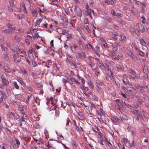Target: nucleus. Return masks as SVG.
I'll list each match as a JSON object with an SVG mask.
<instances>
[{
	"instance_id": "nucleus-1",
	"label": "nucleus",
	"mask_w": 149,
	"mask_h": 149,
	"mask_svg": "<svg viewBox=\"0 0 149 149\" xmlns=\"http://www.w3.org/2000/svg\"><path fill=\"white\" fill-rule=\"evenodd\" d=\"M97 65L102 70H107L108 72H109L108 73V75L109 76H110L112 75V72L111 71V70L109 69V67L106 64L104 65L102 63H97Z\"/></svg>"
},
{
	"instance_id": "nucleus-2",
	"label": "nucleus",
	"mask_w": 149,
	"mask_h": 149,
	"mask_svg": "<svg viewBox=\"0 0 149 149\" xmlns=\"http://www.w3.org/2000/svg\"><path fill=\"white\" fill-rule=\"evenodd\" d=\"M113 47L115 50H116L117 48H118L119 50L122 52L124 50V48L123 45H120V43H114L113 45Z\"/></svg>"
},
{
	"instance_id": "nucleus-3",
	"label": "nucleus",
	"mask_w": 149,
	"mask_h": 149,
	"mask_svg": "<svg viewBox=\"0 0 149 149\" xmlns=\"http://www.w3.org/2000/svg\"><path fill=\"white\" fill-rule=\"evenodd\" d=\"M13 59L14 62L15 63H19L21 61V59L18 54H14L13 55Z\"/></svg>"
},
{
	"instance_id": "nucleus-4",
	"label": "nucleus",
	"mask_w": 149,
	"mask_h": 149,
	"mask_svg": "<svg viewBox=\"0 0 149 149\" xmlns=\"http://www.w3.org/2000/svg\"><path fill=\"white\" fill-rule=\"evenodd\" d=\"M127 54L130 57L132 58V59L134 61H136L137 60V58L136 56L132 52H127Z\"/></svg>"
},
{
	"instance_id": "nucleus-5",
	"label": "nucleus",
	"mask_w": 149,
	"mask_h": 149,
	"mask_svg": "<svg viewBox=\"0 0 149 149\" xmlns=\"http://www.w3.org/2000/svg\"><path fill=\"white\" fill-rule=\"evenodd\" d=\"M136 97L137 99L138 103L139 104H141L143 102V99H141L140 96L139 95H137L135 96Z\"/></svg>"
},
{
	"instance_id": "nucleus-6",
	"label": "nucleus",
	"mask_w": 149,
	"mask_h": 149,
	"mask_svg": "<svg viewBox=\"0 0 149 149\" xmlns=\"http://www.w3.org/2000/svg\"><path fill=\"white\" fill-rule=\"evenodd\" d=\"M6 43L7 47L10 48V49L14 52H15V48L13 45H11L10 43L9 42H7L6 41Z\"/></svg>"
},
{
	"instance_id": "nucleus-7",
	"label": "nucleus",
	"mask_w": 149,
	"mask_h": 149,
	"mask_svg": "<svg viewBox=\"0 0 149 149\" xmlns=\"http://www.w3.org/2000/svg\"><path fill=\"white\" fill-rule=\"evenodd\" d=\"M66 60L67 63L70 64L74 66L75 67H76V64L72 59L67 58Z\"/></svg>"
},
{
	"instance_id": "nucleus-8",
	"label": "nucleus",
	"mask_w": 149,
	"mask_h": 149,
	"mask_svg": "<svg viewBox=\"0 0 149 149\" xmlns=\"http://www.w3.org/2000/svg\"><path fill=\"white\" fill-rule=\"evenodd\" d=\"M129 72L132 75H134L135 77L139 78L140 77V76L138 74H136L135 71L132 70H129Z\"/></svg>"
},
{
	"instance_id": "nucleus-9",
	"label": "nucleus",
	"mask_w": 149,
	"mask_h": 149,
	"mask_svg": "<svg viewBox=\"0 0 149 149\" xmlns=\"http://www.w3.org/2000/svg\"><path fill=\"white\" fill-rule=\"evenodd\" d=\"M2 84L0 85V88L3 89V86L7 85L6 79H2Z\"/></svg>"
},
{
	"instance_id": "nucleus-10",
	"label": "nucleus",
	"mask_w": 149,
	"mask_h": 149,
	"mask_svg": "<svg viewBox=\"0 0 149 149\" xmlns=\"http://www.w3.org/2000/svg\"><path fill=\"white\" fill-rule=\"evenodd\" d=\"M14 40L17 42H19L21 39V36L20 34L16 35L14 38Z\"/></svg>"
},
{
	"instance_id": "nucleus-11",
	"label": "nucleus",
	"mask_w": 149,
	"mask_h": 149,
	"mask_svg": "<svg viewBox=\"0 0 149 149\" xmlns=\"http://www.w3.org/2000/svg\"><path fill=\"white\" fill-rule=\"evenodd\" d=\"M78 54L79 57L82 58H84L86 56L84 53L82 52L78 53Z\"/></svg>"
},
{
	"instance_id": "nucleus-12",
	"label": "nucleus",
	"mask_w": 149,
	"mask_h": 149,
	"mask_svg": "<svg viewBox=\"0 0 149 149\" xmlns=\"http://www.w3.org/2000/svg\"><path fill=\"white\" fill-rule=\"evenodd\" d=\"M3 69L4 71L10 73L11 72V70L8 67L6 66H3Z\"/></svg>"
},
{
	"instance_id": "nucleus-13",
	"label": "nucleus",
	"mask_w": 149,
	"mask_h": 149,
	"mask_svg": "<svg viewBox=\"0 0 149 149\" xmlns=\"http://www.w3.org/2000/svg\"><path fill=\"white\" fill-rule=\"evenodd\" d=\"M8 27L9 28V29L11 31L12 30H14L15 29V27L13 25H11L10 23L8 24Z\"/></svg>"
},
{
	"instance_id": "nucleus-14",
	"label": "nucleus",
	"mask_w": 149,
	"mask_h": 149,
	"mask_svg": "<svg viewBox=\"0 0 149 149\" xmlns=\"http://www.w3.org/2000/svg\"><path fill=\"white\" fill-rule=\"evenodd\" d=\"M139 30L141 32H143L145 31V29L143 26L141 24L139 27Z\"/></svg>"
},
{
	"instance_id": "nucleus-15",
	"label": "nucleus",
	"mask_w": 149,
	"mask_h": 149,
	"mask_svg": "<svg viewBox=\"0 0 149 149\" xmlns=\"http://www.w3.org/2000/svg\"><path fill=\"white\" fill-rule=\"evenodd\" d=\"M77 47V45L75 44H73L72 45L71 47V49L73 52H75V49Z\"/></svg>"
},
{
	"instance_id": "nucleus-16",
	"label": "nucleus",
	"mask_w": 149,
	"mask_h": 149,
	"mask_svg": "<svg viewBox=\"0 0 149 149\" xmlns=\"http://www.w3.org/2000/svg\"><path fill=\"white\" fill-rule=\"evenodd\" d=\"M3 57L5 60L7 61H8L9 59V58L8 56V53L7 52H5L4 54Z\"/></svg>"
},
{
	"instance_id": "nucleus-17",
	"label": "nucleus",
	"mask_w": 149,
	"mask_h": 149,
	"mask_svg": "<svg viewBox=\"0 0 149 149\" xmlns=\"http://www.w3.org/2000/svg\"><path fill=\"white\" fill-rule=\"evenodd\" d=\"M82 11L80 9H79L77 11V16L80 17L82 16Z\"/></svg>"
},
{
	"instance_id": "nucleus-18",
	"label": "nucleus",
	"mask_w": 149,
	"mask_h": 149,
	"mask_svg": "<svg viewBox=\"0 0 149 149\" xmlns=\"http://www.w3.org/2000/svg\"><path fill=\"white\" fill-rule=\"evenodd\" d=\"M136 50L139 53V54L141 56H144L145 54L142 51H141L139 49H136Z\"/></svg>"
},
{
	"instance_id": "nucleus-19",
	"label": "nucleus",
	"mask_w": 149,
	"mask_h": 149,
	"mask_svg": "<svg viewBox=\"0 0 149 149\" xmlns=\"http://www.w3.org/2000/svg\"><path fill=\"white\" fill-rule=\"evenodd\" d=\"M16 143L15 144V147L16 148H17L18 147V145L20 144V142L19 140L15 139Z\"/></svg>"
},
{
	"instance_id": "nucleus-20",
	"label": "nucleus",
	"mask_w": 149,
	"mask_h": 149,
	"mask_svg": "<svg viewBox=\"0 0 149 149\" xmlns=\"http://www.w3.org/2000/svg\"><path fill=\"white\" fill-rule=\"evenodd\" d=\"M96 82L97 85L102 86L103 84V82L102 81L97 80L96 81Z\"/></svg>"
},
{
	"instance_id": "nucleus-21",
	"label": "nucleus",
	"mask_w": 149,
	"mask_h": 149,
	"mask_svg": "<svg viewBox=\"0 0 149 149\" xmlns=\"http://www.w3.org/2000/svg\"><path fill=\"white\" fill-rule=\"evenodd\" d=\"M120 40L123 42H124L126 40V37L124 35H121Z\"/></svg>"
},
{
	"instance_id": "nucleus-22",
	"label": "nucleus",
	"mask_w": 149,
	"mask_h": 149,
	"mask_svg": "<svg viewBox=\"0 0 149 149\" xmlns=\"http://www.w3.org/2000/svg\"><path fill=\"white\" fill-rule=\"evenodd\" d=\"M0 43L1 44V47L3 46L4 44V38L3 37L0 38Z\"/></svg>"
},
{
	"instance_id": "nucleus-23",
	"label": "nucleus",
	"mask_w": 149,
	"mask_h": 149,
	"mask_svg": "<svg viewBox=\"0 0 149 149\" xmlns=\"http://www.w3.org/2000/svg\"><path fill=\"white\" fill-rule=\"evenodd\" d=\"M102 42L104 47L105 48H107L108 47V46L106 41L104 40L103 39L102 40Z\"/></svg>"
},
{
	"instance_id": "nucleus-24",
	"label": "nucleus",
	"mask_w": 149,
	"mask_h": 149,
	"mask_svg": "<svg viewBox=\"0 0 149 149\" xmlns=\"http://www.w3.org/2000/svg\"><path fill=\"white\" fill-rule=\"evenodd\" d=\"M32 95V94L30 93H27V95L28 97H27V101H26L27 102V101L29 102L30 100L31 99V98Z\"/></svg>"
},
{
	"instance_id": "nucleus-25",
	"label": "nucleus",
	"mask_w": 149,
	"mask_h": 149,
	"mask_svg": "<svg viewBox=\"0 0 149 149\" xmlns=\"http://www.w3.org/2000/svg\"><path fill=\"white\" fill-rule=\"evenodd\" d=\"M111 120L114 123L117 122V120H119V119L117 117H111Z\"/></svg>"
},
{
	"instance_id": "nucleus-26",
	"label": "nucleus",
	"mask_w": 149,
	"mask_h": 149,
	"mask_svg": "<svg viewBox=\"0 0 149 149\" xmlns=\"http://www.w3.org/2000/svg\"><path fill=\"white\" fill-rule=\"evenodd\" d=\"M20 6H21V7L23 9V10L24 11V12L25 13H26L27 12H26V8L25 7V4L23 3Z\"/></svg>"
},
{
	"instance_id": "nucleus-27",
	"label": "nucleus",
	"mask_w": 149,
	"mask_h": 149,
	"mask_svg": "<svg viewBox=\"0 0 149 149\" xmlns=\"http://www.w3.org/2000/svg\"><path fill=\"white\" fill-rule=\"evenodd\" d=\"M143 71L144 73L146 74L148 73V70L147 67H144L143 68Z\"/></svg>"
},
{
	"instance_id": "nucleus-28",
	"label": "nucleus",
	"mask_w": 149,
	"mask_h": 149,
	"mask_svg": "<svg viewBox=\"0 0 149 149\" xmlns=\"http://www.w3.org/2000/svg\"><path fill=\"white\" fill-rule=\"evenodd\" d=\"M17 17H18V19H24L25 18V16L24 15H21V16H19L18 15H17Z\"/></svg>"
},
{
	"instance_id": "nucleus-29",
	"label": "nucleus",
	"mask_w": 149,
	"mask_h": 149,
	"mask_svg": "<svg viewBox=\"0 0 149 149\" xmlns=\"http://www.w3.org/2000/svg\"><path fill=\"white\" fill-rule=\"evenodd\" d=\"M116 67L117 69L119 70H121L122 69V66L121 65L119 64V63L116 64Z\"/></svg>"
},
{
	"instance_id": "nucleus-30",
	"label": "nucleus",
	"mask_w": 149,
	"mask_h": 149,
	"mask_svg": "<svg viewBox=\"0 0 149 149\" xmlns=\"http://www.w3.org/2000/svg\"><path fill=\"white\" fill-rule=\"evenodd\" d=\"M6 92L8 96H10L12 94V92H11L10 90L9 89L6 88Z\"/></svg>"
},
{
	"instance_id": "nucleus-31",
	"label": "nucleus",
	"mask_w": 149,
	"mask_h": 149,
	"mask_svg": "<svg viewBox=\"0 0 149 149\" xmlns=\"http://www.w3.org/2000/svg\"><path fill=\"white\" fill-rule=\"evenodd\" d=\"M140 42L142 45L144 46L146 45V43L143 39H141L140 40Z\"/></svg>"
},
{
	"instance_id": "nucleus-32",
	"label": "nucleus",
	"mask_w": 149,
	"mask_h": 149,
	"mask_svg": "<svg viewBox=\"0 0 149 149\" xmlns=\"http://www.w3.org/2000/svg\"><path fill=\"white\" fill-rule=\"evenodd\" d=\"M1 47L3 51L7 52L8 51V48L6 47H5L4 45L1 46Z\"/></svg>"
},
{
	"instance_id": "nucleus-33",
	"label": "nucleus",
	"mask_w": 149,
	"mask_h": 149,
	"mask_svg": "<svg viewBox=\"0 0 149 149\" xmlns=\"http://www.w3.org/2000/svg\"><path fill=\"white\" fill-rule=\"evenodd\" d=\"M88 84L90 88H94L93 84L92 82L91 81L89 82H88Z\"/></svg>"
},
{
	"instance_id": "nucleus-34",
	"label": "nucleus",
	"mask_w": 149,
	"mask_h": 149,
	"mask_svg": "<svg viewBox=\"0 0 149 149\" xmlns=\"http://www.w3.org/2000/svg\"><path fill=\"white\" fill-rule=\"evenodd\" d=\"M129 30L132 33H134L135 30V29L131 27H129Z\"/></svg>"
},
{
	"instance_id": "nucleus-35",
	"label": "nucleus",
	"mask_w": 149,
	"mask_h": 149,
	"mask_svg": "<svg viewBox=\"0 0 149 149\" xmlns=\"http://www.w3.org/2000/svg\"><path fill=\"white\" fill-rule=\"evenodd\" d=\"M87 11H86V13L87 15H91V9L87 10Z\"/></svg>"
},
{
	"instance_id": "nucleus-36",
	"label": "nucleus",
	"mask_w": 149,
	"mask_h": 149,
	"mask_svg": "<svg viewBox=\"0 0 149 149\" xmlns=\"http://www.w3.org/2000/svg\"><path fill=\"white\" fill-rule=\"evenodd\" d=\"M32 63L34 67H35L38 65L37 63L35 61L33 60L32 61Z\"/></svg>"
},
{
	"instance_id": "nucleus-37",
	"label": "nucleus",
	"mask_w": 149,
	"mask_h": 149,
	"mask_svg": "<svg viewBox=\"0 0 149 149\" xmlns=\"http://www.w3.org/2000/svg\"><path fill=\"white\" fill-rule=\"evenodd\" d=\"M11 113L12 114V115L15 117L17 118V117L18 116V115L15 112H11Z\"/></svg>"
},
{
	"instance_id": "nucleus-38",
	"label": "nucleus",
	"mask_w": 149,
	"mask_h": 149,
	"mask_svg": "<svg viewBox=\"0 0 149 149\" xmlns=\"http://www.w3.org/2000/svg\"><path fill=\"white\" fill-rule=\"evenodd\" d=\"M11 31L10 30V29H6L5 30H3V32L5 33H9Z\"/></svg>"
},
{
	"instance_id": "nucleus-39",
	"label": "nucleus",
	"mask_w": 149,
	"mask_h": 149,
	"mask_svg": "<svg viewBox=\"0 0 149 149\" xmlns=\"http://www.w3.org/2000/svg\"><path fill=\"white\" fill-rule=\"evenodd\" d=\"M134 114L136 115V116H139V111L135 110Z\"/></svg>"
},
{
	"instance_id": "nucleus-40",
	"label": "nucleus",
	"mask_w": 149,
	"mask_h": 149,
	"mask_svg": "<svg viewBox=\"0 0 149 149\" xmlns=\"http://www.w3.org/2000/svg\"><path fill=\"white\" fill-rule=\"evenodd\" d=\"M136 3L139 5L140 4H141L143 6H145V3L144 2L141 3L139 1H136Z\"/></svg>"
},
{
	"instance_id": "nucleus-41",
	"label": "nucleus",
	"mask_w": 149,
	"mask_h": 149,
	"mask_svg": "<svg viewBox=\"0 0 149 149\" xmlns=\"http://www.w3.org/2000/svg\"><path fill=\"white\" fill-rule=\"evenodd\" d=\"M123 140L124 143L125 144H126L127 143H129H129H130V142L127 139L125 138H124L123 139Z\"/></svg>"
},
{
	"instance_id": "nucleus-42",
	"label": "nucleus",
	"mask_w": 149,
	"mask_h": 149,
	"mask_svg": "<svg viewBox=\"0 0 149 149\" xmlns=\"http://www.w3.org/2000/svg\"><path fill=\"white\" fill-rule=\"evenodd\" d=\"M40 37L39 35H38L37 33H35L34 36L33 37V39H35L36 38H39Z\"/></svg>"
},
{
	"instance_id": "nucleus-43",
	"label": "nucleus",
	"mask_w": 149,
	"mask_h": 149,
	"mask_svg": "<svg viewBox=\"0 0 149 149\" xmlns=\"http://www.w3.org/2000/svg\"><path fill=\"white\" fill-rule=\"evenodd\" d=\"M14 85L15 88L16 89H18L19 88V86L17 84V83L16 81L14 82Z\"/></svg>"
},
{
	"instance_id": "nucleus-44",
	"label": "nucleus",
	"mask_w": 149,
	"mask_h": 149,
	"mask_svg": "<svg viewBox=\"0 0 149 149\" xmlns=\"http://www.w3.org/2000/svg\"><path fill=\"white\" fill-rule=\"evenodd\" d=\"M84 23L85 24H88V19L87 18H85L84 21Z\"/></svg>"
},
{
	"instance_id": "nucleus-45",
	"label": "nucleus",
	"mask_w": 149,
	"mask_h": 149,
	"mask_svg": "<svg viewBox=\"0 0 149 149\" xmlns=\"http://www.w3.org/2000/svg\"><path fill=\"white\" fill-rule=\"evenodd\" d=\"M17 53L18 54H20L21 53L22 54H24L25 53L24 52H22L19 49H18V50L17 51Z\"/></svg>"
},
{
	"instance_id": "nucleus-46",
	"label": "nucleus",
	"mask_w": 149,
	"mask_h": 149,
	"mask_svg": "<svg viewBox=\"0 0 149 149\" xmlns=\"http://www.w3.org/2000/svg\"><path fill=\"white\" fill-rule=\"evenodd\" d=\"M37 143L40 144H42L43 143V141L41 139L38 140Z\"/></svg>"
},
{
	"instance_id": "nucleus-47",
	"label": "nucleus",
	"mask_w": 149,
	"mask_h": 149,
	"mask_svg": "<svg viewBox=\"0 0 149 149\" xmlns=\"http://www.w3.org/2000/svg\"><path fill=\"white\" fill-rule=\"evenodd\" d=\"M129 78L133 80H135V78L136 77L135 76V77H134L132 75H129Z\"/></svg>"
},
{
	"instance_id": "nucleus-48",
	"label": "nucleus",
	"mask_w": 149,
	"mask_h": 149,
	"mask_svg": "<svg viewBox=\"0 0 149 149\" xmlns=\"http://www.w3.org/2000/svg\"><path fill=\"white\" fill-rule=\"evenodd\" d=\"M18 81L21 83L22 85L23 84H24V82L23 80L22 79H20L18 80Z\"/></svg>"
},
{
	"instance_id": "nucleus-49",
	"label": "nucleus",
	"mask_w": 149,
	"mask_h": 149,
	"mask_svg": "<svg viewBox=\"0 0 149 149\" xmlns=\"http://www.w3.org/2000/svg\"><path fill=\"white\" fill-rule=\"evenodd\" d=\"M2 97L3 98H4V99H6L7 98V95L4 93H3V94H2Z\"/></svg>"
},
{
	"instance_id": "nucleus-50",
	"label": "nucleus",
	"mask_w": 149,
	"mask_h": 149,
	"mask_svg": "<svg viewBox=\"0 0 149 149\" xmlns=\"http://www.w3.org/2000/svg\"><path fill=\"white\" fill-rule=\"evenodd\" d=\"M15 97L16 98H20L22 97V95L20 94L19 95L17 94L15 95Z\"/></svg>"
},
{
	"instance_id": "nucleus-51",
	"label": "nucleus",
	"mask_w": 149,
	"mask_h": 149,
	"mask_svg": "<svg viewBox=\"0 0 149 149\" xmlns=\"http://www.w3.org/2000/svg\"><path fill=\"white\" fill-rule=\"evenodd\" d=\"M111 13L114 16H116V15H116V13L114 10H111Z\"/></svg>"
},
{
	"instance_id": "nucleus-52",
	"label": "nucleus",
	"mask_w": 149,
	"mask_h": 149,
	"mask_svg": "<svg viewBox=\"0 0 149 149\" xmlns=\"http://www.w3.org/2000/svg\"><path fill=\"white\" fill-rule=\"evenodd\" d=\"M116 107L119 109V110H120L122 109L121 107L118 104L116 105Z\"/></svg>"
},
{
	"instance_id": "nucleus-53",
	"label": "nucleus",
	"mask_w": 149,
	"mask_h": 149,
	"mask_svg": "<svg viewBox=\"0 0 149 149\" xmlns=\"http://www.w3.org/2000/svg\"><path fill=\"white\" fill-rule=\"evenodd\" d=\"M25 42L26 43V45H29V44L30 42L28 39H26L25 40Z\"/></svg>"
},
{
	"instance_id": "nucleus-54",
	"label": "nucleus",
	"mask_w": 149,
	"mask_h": 149,
	"mask_svg": "<svg viewBox=\"0 0 149 149\" xmlns=\"http://www.w3.org/2000/svg\"><path fill=\"white\" fill-rule=\"evenodd\" d=\"M59 114V111L58 110L55 111V115L56 116H58Z\"/></svg>"
},
{
	"instance_id": "nucleus-55",
	"label": "nucleus",
	"mask_w": 149,
	"mask_h": 149,
	"mask_svg": "<svg viewBox=\"0 0 149 149\" xmlns=\"http://www.w3.org/2000/svg\"><path fill=\"white\" fill-rule=\"evenodd\" d=\"M134 140L132 141V145H131L130 143H129V146L130 147H131L132 146L134 147Z\"/></svg>"
},
{
	"instance_id": "nucleus-56",
	"label": "nucleus",
	"mask_w": 149,
	"mask_h": 149,
	"mask_svg": "<svg viewBox=\"0 0 149 149\" xmlns=\"http://www.w3.org/2000/svg\"><path fill=\"white\" fill-rule=\"evenodd\" d=\"M106 19L107 21H109L110 22H111L112 21V19L109 17H107L106 18Z\"/></svg>"
},
{
	"instance_id": "nucleus-57",
	"label": "nucleus",
	"mask_w": 149,
	"mask_h": 149,
	"mask_svg": "<svg viewBox=\"0 0 149 149\" xmlns=\"http://www.w3.org/2000/svg\"><path fill=\"white\" fill-rule=\"evenodd\" d=\"M18 31L19 33H21V34L23 33H24L23 30L22 29H19Z\"/></svg>"
},
{
	"instance_id": "nucleus-58",
	"label": "nucleus",
	"mask_w": 149,
	"mask_h": 149,
	"mask_svg": "<svg viewBox=\"0 0 149 149\" xmlns=\"http://www.w3.org/2000/svg\"><path fill=\"white\" fill-rule=\"evenodd\" d=\"M105 3L107 5H109L110 4V1L108 0H105Z\"/></svg>"
},
{
	"instance_id": "nucleus-59",
	"label": "nucleus",
	"mask_w": 149,
	"mask_h": 149,
	"mask_svg": "<svg viewBox=\"0 0 149 149\" xmlns=\"http://www.w3.org/2000/svg\"><path fill=\"white\" fill-rule=\"evenodd\" d=\"M116 101L117 103H120V104H121V103H123V102L122 101L118 99H117L116 100Z\"/></svg>"
},
{
	"instance_id": "nucleus-60",
	"label": "nucleus",
	"mask_w": 149,
	"mask_h": 149,
	"mask_svg": "<svg viewBox=\"0 0 149 149\" xmlns=\"http://www.w3.org/2000/svg\"><path fill=\"white\" fill-rule=\"evenodd\" d=\"M32 13L33 16H36V11L35 10H33L32 12Z\"/></svg>"
},
{
	"instance_id": "nucleus-61",
	"label": "nucleus",
	"mask_w": 149,
	"mask_h": 149,
	"mask_svg": "<svg viewBox=\"0 0 149 149\" xmlns=\"http://www.w3.org/2000/svg\"><path fill=\"white\" fill-rule=\"evenodd\" d=\"M83 88H84V90L85 91H87L88 90V88L85 87H84L83 86Z\"/></svg>"
},
{
	"instance_id": "nucleus-62",
	"label": "nucleus",
	"mask_w": 149,
	"mask_h": 149,
	"mask_svg": "<svg viewBox=\"0 0 149 149\" xmlns=\"http://www.w3.org/2000/svg\"><path fill=\"white\" fill-rule=\"evenodd\" d=\"M1 78L2 79H6L5 75L4 74H2L1 75Z\"/></svg>"
},
{
	"instance_id": "nucleus-63",
	"label": "nucleus",
	"mask_w": 149,
	"mask_h": 149,
	"mask_svg": "<svg viewBox=\"0 0 149 149\" xmlns=\"http://www.w3.org/2000/svg\"><path fill=\"white\" fill-rule=\"evenodd\" d=\"M67 123H66V125H69V122H70V120L68 118L67 119Z\"/></svg>"
},
{
	"instance_id": "nucleus-64",
	"label": "nucleus",
	"mask_w": 149,
	"mask_h": 149,
	"mask_svg": "<svg viewBox=\"0 0 149 149\" xmlns=\"http://www.w3.org/2000/svg\"><path fill=\"white\" fill-rule=\"evenodd\" d=\"M93 3L94 2L93 1H90L89 3V5L90 6H91L93 4Z\"/></svg>"
}]
</instances>
